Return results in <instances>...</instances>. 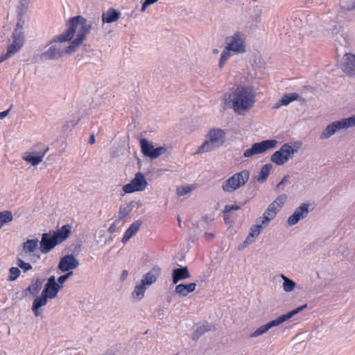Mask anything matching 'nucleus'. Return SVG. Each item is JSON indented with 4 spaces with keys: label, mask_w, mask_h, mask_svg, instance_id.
Returning <instances> with one entry per match:
<instances>
[{
    "label": "nucleus",
    "mask_w": 355,
    "mask_h": 355,
    "mask_svg": "<svg viewBox=\"0 0 355 355\" xmlns=\"http://www.w3.org/2000/svg\"><path fill=\"white\" fill-rule=\"evenodd\" d=\"M227 47L235 53H244L245 51V38L240 33H236L231 37Z\"/></svg>",
    "instance_id": "2eb2a0df"
},
{
    "label": "nucleus",
    "mask_w": 355,
    "mask_h": 355,
    "mask_svg": "<svg viewBox=\"0 0 355 355\" xmlns=\"http://www.w3.org/2000/svg\"><path fill=\"white\" fill-rule=\"evenodd\" d=\"M297 98L298 94L296 93L285 94L283 96L282 99L278 101L277 105L275 106V108H278L283 105H288L290 103L297 100Z\"/></svg>",
    "instance_id": "c85d7f7f"
},
{
    "label": "nucleus",
    "mask_w": 355,
    "mask_h": 355,
    "mask_svg": "<svg viewBox=\"0 0 355 355\" xmlns=\"http://www.w3.org/2000/svg\"><path fill=\"white\" fill-rule=\"evenodd\" d=\"M211 326L210 325H201L198 327L196 330L193 334V340H198L204 333L211 331Z\"/></svg>",
    "instance_id": "2f4dec72"
},
{
    "label": "nucleus",
    "mask_w": 355,
    "mask_h": 355,
    "mask_svg": "<svg viewBox=\"0 0 355 355\" xmlns=\"http://www.w3.org/2000/svg\"><path fill=\"white\" fill-rule=\"evenodd\" d=\"M190 277V274L187 267L175 268L172 273L173 283L176 284L179 281L186 279Z\"/></svg>",
    "instance_id": "5701e85b"
},
{
    "label": "nucleus",
    "mask_w": 355,
    "mask_h": 355,
    "mask_svg": "<svg viewBox=\"0 0 355 355\" xmlns=\"http://www.w3.org/2000/svg\"><path fill=\"white\" fill-rule=\"evenodd\" d=\"M286 199V195L283 194L278 196L270 204L265 211L263 217L261 218V224L254 225L251 227L250 232L245 241V243L250 244L254 242V238L259 235L263 227H266L269 222L275 218Z\"/></svg>",
    "instance_id": "7ed1b4c3"
},
{
    "label": "nucleus",
    "mask_w": 355,
    "mask_h": 355,
    "mask_svg": "<svg viewBox=\"0 0 355 355\" xmlns=\"http://www.w3.org/2000/svg\"><path fill=\"white\" fill-rule=\"evenodd\" d=\"M120 17V12L115 10L114 8H110L106 12L102 15V21L103 23H112L116 21Z\"/></svg>",
    "instance_id": "bb28decb"
},
{
    "label": "nucleus",
    "mask_w": 355,
    "mask_h": 355,
    "mask_svg": "<svg viewBox=\"0 0 355 355\" xmlns=\"http://www.w3.org/2000/svg\"><path fill=\"white\" fill-rule=\"evenodd\" d=\"M249 176L250 173L246 170L236 173L223 183L222 188L225 192L232 193L245 185Z\"/></svg>",
    "instance_id": "0eeeda50"
},
{
    "label": "nucleus",
    "mask_w": 355,
    "mask_h": 355,
    "mask_svg": "<svg viewBox=\"0 0 355 355\" xmlns=\"http://www.w3.org/2000/svg\"><path fill=\"white\" fill-rule=\"evenodd\" d=\"M141 222L137 220L132 223L130 226L125 230L122 242L126 243L132 236H133L139 230Z\"/></svg>",
    "instance_id": "393cba45"
},
{
    "label": "nucleus",
    "mask_w": 355,
    "mask_h": 355,
    "mask_svg": "<svg viewBox=\"0 0 355 355\" xmlns=\"http://www.w3.org/2000/svg\"><path fill=\"white\" fill-rule=\"evenodd\" d=\"M12 220L13 216L10 211H0V229Z\"/></svg>",
    "instance_id": "7c9ffc66"
},
{
    "label": "nucleus",
    "mask_w": 355,
    "mask_h": 355,
    "mask_svg": "<svg viewBox=\"0 0 355 355\" xmlns=\"http://www.w3.org/2000/svg\"><path fill=\"white\" fill-rule=\"evenodd\" d=\"M306 304L299 306L293 309V311L288 312L286 314L280 315L277 319L273 320L270 322H268L267 324L259 327L254 333H252V336L257 337L266 333L270 328L279 325L280 324L290 319L293 315H295V314L298 313L299 312L306 308Z\"/></svg>",
    "instance_id": "423d86ee"
},
{
    "label": "nucleus",
    "mask_w": 355,
    "mask_h": 355,
    "mask_svg": "<svg viewBox=\"0 0 355 355\" xmlns=\"http://www.w3.org/2000/svg\"><path fill=\"white\" fill-rule=\"evenodd\" d=\"M213 53H214V54H217V53H218V49H214V50L213 51Z\"/></svg>",
    "instance_id": "603ef678"
},
{
    "label": "nucleus",
    "mask_w": 355,
    "mask_h": 355,
    "mask_svg": "<svg viewBox=\"0 0 355 355\" xmlns=\"http://www.w3.org/2000/svg\"><path fill=\"white\" fill-rule=\"evenodd\" d=\"M214 237V234L211 233H206L205 238L207 240L209 241Z\"/></svg>",
    "instance_id": "8fccbe9b"
},
{
    "label": "nucleus",
    "mask_w": 355,
    "mask_h": 355,
    "mask_svg": "<svg viewBox=\"0 0 355 355\" xmlns=\"http://www.w3.org/2000/svg\"><path fill=\"white\" fill-rule=\"evenodd\" d=\"M241 207L235 205H226L224 208L225 212H231L232 211L239 210Z\"/></svg>",
    "instance_id": "a19ab883"
},
{
    "label": "nucleus",
    "mask_w": 355,
    "mask_h": 355,
    "mask_svg": "<svg viewBox=\"0 0 355 355\" xmlns=\"http://www.w3.org/2000/svg\"><path fill=\"white\" fill-rule=\"evenodd\" d=\"M148 183L145 179L144 175L141 172H138L135 174V178L130 183L126 184L123 187V191L125 193L142 191L146 189Z\"/></svg>",
    "instance_id": "9b49d317"
},
{
    "label": "nucleus",
    "mask_w": 355,
    "mask_h": 355,
    "mask_svg": "<svg viewBox=\"0 0 355 355\" xmlns=\"http://www.w3.org/2000/svg\"><path fill=\"white\" fill-rule=\"evenodd\" d=\"M78 264V261L73 254H67L60 259L58 268L62 272H67L76 268Z\"/></svg>",
    "instance_id": "dca6fc26"
},
{
    "label": "nucleus",
    "mask_w": 355,
    "mask_h": 355,
    "mask_svg": "<svg viewBox=\"0 0 355 355\" xmlns=\"http://www.w3.org/2000/svg\"><path fill=\"white\" fill-rule=\"evenodd\" d=\"M297 151L289 144H284L279 150L275 152L271 156V161L278 166H282L286 163L289 159Z\"/></svg>",
    "instance_id": "9d476101"
},
{
    "label": "nucleus",
    "mask_w": 355,
    "mask_h": 355,
    "mask_svg": "<svg viewBox=\"0 0 355 355\" xmlns=\"http://www.w3.org/2000/svg\"><path fill=\"white\" fill-rule=\"evenodd\" d=\"M277 144L275 139L265 140L261 142L254 143L252 147L244 152L245 157H250L254 155L261 154L269 149L275 148Z\"/></svg>",
    "instance_id": "ddd939ff"
},
{
    "label": "nucleus",
    "mask_w": 355,
    "mask_h": 355,
    "mask_svg": "<svg viewBox=\"0 0 355 355\" xmlns=\"http://www.w3.org/2000/svg\"><path fill=\"white\" fill-rule=\"evenodd\" d=\"M60 288V285L55 282V277L51 276L48 279V282L42 293L49 299H53L57 297Z\"/></svg>",
    "instance_id": "f3484780"
},
{
    "label": "nucleus",
    "mask_w": 355,
    "mask_h": 355,
    "mask_svg": "<svg viewBox=\"0 0 355 355\" xmlns=\"http://www.w3.org/2000/svg\"><path fill=\"white\" fill-rule=\"evenodd\" d=\"M271 168H272V165L271 164H265L261 168V170L260 171L259 175L258 177V180L259 181H263V180H265L268 178V176L269 175Z\"/></svg>",
    "instance_id": "473e14b6"
},
{
    "label": "nucleus",
    "mask_w": 355,
    "mask_h": 355,
    "mask_svg": "<svg viewBox=\"0 0 355 355\" xmlns=\"http://www.w3.org/2000/svg\"><path fill=\"white\" fill-rule=\"evenodd\" d=\"M94 142H95V138H94V135H92L90 136L89 143V144H93Z\"/></svg>",
    "instance_id": "3c124183"
},
{
    "label": "nucleus",
    "mask_w": 355,
    "mask_h": 355,
    "mask_svg": "<svg viewBox=\"0 0 355 355\" xmlns=\"http://www.w3.org/2000/svg\"><path fill=\"white\" fill-rule=\"evenodd\" d=\"M49 150V148L42 143H37L32 148L31 153H26L23 159L31 163L33 166H36L42 162L45 155Z\"/></svg>",
    "instance_id": "1a4fd4ad"
},
{
    "label": "nucleus",
    "mask_w": 355,
    "mask_h": 355,
    "mask_svg": "<svg viewBox=\"0 0 355 355\" xmlns=\"http://www.w3.org/2000/svg\"><path fill=\"white\" fill-rule=\"evenodd\" d=\"M9 111H10V110H7L6 111L0 112V119H2L3 118H5L8 115Z\"/></svg>",
    "instance_id": "09e8293b"
},
{
    "label": "nucleus",
    "mask_w": 355,
    "mask_h": 355,
    "mask_svg": "<svg viewBox=\"0 0 355 355\" xmlns=\"http://www.w3.org/2000/svg\"><path fill=\"white\" fill-rule=\"evenodd\" d=\"M196 287V283L180 284L176 286L175 292L180 296L186 297L189 293L193 292Z\"/></svg>",
    "instance_id": "b1692460"
},
{
    "label": "nucleus",
    "mask_w": 355,
    "mask_h": 355,
    "mask_svg": "<svg viewBox=\"0 0 355 355\" xmlns=\"http://www.w3.org/2000/svg\"><path fill=\"white\" fill-rule=\"evenodd\" d=\"M38 240L37 239H28L23 243L21 256L25 257L37 248Z\"/></svg>",
    "instance_id": "a878e982"
},
{
    "label": "nucleus",
    "mask_w": 355,
    "mask_h": 355,
    "mask_svg": "<svg viewBox=\"0 0 355 355\" xmlns=\"http://www.w3.org/2000/svg\"><path fill=\"white\" fill-rule=\"evenodd\" d=\"M230 51H232L230 49H228V47H225V49L222 52L220 62H219V67L220 68H223L224 63L230 58L231 56Z\"/></svg>",
    "instance_id": "c9c22d12"
},
{
    "label": "nucleus",
    "mask_w": 355,
    "mask_h": 355,
    "mask_svg": "<svg viewBox=\"0 0 355 355\" xmlns=\"http://www.w3.org/2000/svg\"><path fill=\"white\" fill-rule=\"evenodd\" d=\"M148 287L142 284L141 282L136 284L135 288L132 293V297L136 300H141L144 298L145 292Z\"/></svg>",
    "instance_id": "cd10ccee"
},
{
    "label": "nucleus",
    "mask_w": 355,
    "mask_h": 355,
    "mask_svg": "<svg viewBox=\"0 0 355 355\" xmlns=\"http://www.w3.org/2000/svg\"><path fill=\"white\" fill-rule=\"evenodd\" d=\"M128 275V272L126 270H123L121 276V279L124 281Z\"/></svg>",
    "instance_id": "49530a36"
},
{
    "label": "nucleus",
    "mask_w": 355,
    "mask_h": 355,
    "mask_svg": "<svg viewBox=\"0 0 355 355\" xmlns=\"http://www.w3.org/2000/svg\"><path fill=\"white\" fill-rule=\"evenodd\" d=\"M257 92L252 85H239L232 92L225 93L222 103L225 108H232L238 115H243L256 103Z\"/></svg>",
    "instance_id": "f03ea898"
},
{
    "label": "nucleus",
    "mask_w": 355,
    "mask_h": 355,
    "mask_svg": "<svg viewBox=\"0 0 355 355\" xmlns=\"http://www.w3.org/2000/svg\"><path fill=\"white\" fill-rule=\"evenodd\" d=\"M288 178H289V175H285V176L282 178V181H281V182H280L277 185V187H279L281 184H284V182H286L288 180Z\"/></svg>",
    "instance_id": "de8ad7c7"
},
{
    "label": "nucleus",
    "mask_w": 355,
    "mask_h": 355,
    "mask_svg": "<svg viewBox=\"0 0 355 355\" xmlns=\"http://www.w3.org/2000/svg\"><path fill=\"white\" fill-rule=\"evenodd\" d=\"M64 53H67L66 49L63 51L60 45H53L42 54V57L48 60H54L62 57Z\"/></svg>",
    "instance_id": "412c9836"
},
{
    "label": "nucleus",
    "mask_w": 355,
    "mask_h": 355,
    "mask_svg": "<svg viewBox=\"0 0 355 355\" xmlns=\"http://www.w3.org/2000/svg\"><path fill=\"white\" fill-rule=\"evenodd\" d=\"M129 212L130 209L128 205L120 206L119 211V218L117 219V220L120 221L121 220L125 218L129 214Z\"/></svg>",
    "instance_id": "e433bc0d"
},
{
    "label": "nucleus",
    "mask_w": 355,
    "mask_h": 355,
    "mask_svg": "<svg viewBox=\"0 0 355 355\" xmlns=\"http://www.w3.org/2000/svg\"><path fill=\"white\" fill-rule=\"evenodd\" d=\"M178 225L180 227L181 226V220L180 218H178Z\"/></svg>",
    "instance_id": "864d4df0"
},
{
    "label": "nucleus",
    "mask_w": 355,
    "mask_h": 355,
    "mask_svg": "<svg viewBox=\"0 0 355 355\" xmlns=\"http://www.w3.org/2000/svg\"><path fill=\"white\" fill-rule=\"evenodd\" d=\"M43 284V280L37 279L27 288V291L33 295H36L41 290Z\"/></svg>",
    "instance_id": "c756f323"
},
{
    "label": "nucleus",
    "mask_w": 355,
    "mask_h": 355,
    "mask_svg": "<svg viewBox=\"0 0 355 355\" xmlns=\"http://www.w3.org/2000/svg\"><path fill=\"white\" fill-rule=\"evenodd\" d=\"M17 266L24 272L32 269V266L29 263L24 262L21 259H17Z\"/></svg>",
    "instance_id": "58836bf2"
},
{
    "label": "nucleus",
    "mask_w": 355,
    "mask_h": 355,
    "mask_svg": "<svg viewBox=\"0 0 355 355\" xmlns=\"http://www.w3.org/2000/svg\"><path fill=\"white\" fill-rule=\"evenodd\" d=\"M119 220H116L114 221L110 226V227L108 228V232L110 233V234H112L115 232V227H116V224L119 223Z\"/></svg>",
    "instance_id": "c03bdc74"
},
{
    "label": "nucleus",
    "mask_w": 355,
    "mask_h": 355,
    "mask_svg": "<svg viewBox=\"0 0 355 355\" xmlns=\"http://www.w3.org/2000/svg\"><path fill=\"white\" fill-rule=\"evenodd\" d=\"M48 299L49 298L47 297L43 293H42L40 296H37L35 298L32 305V310L36 317H38L41 315L42 311L40 308L47 304Z\"/></svg>",
    "instance_id": "4be33fe9"
},
{
    "label": "nucleus",
    "mask_w": 355,
    "mask_h": 355,
    "mask_svg": "<svg viewBox=\"0 0 355 355\" xmlns=\"http://www.w3.org/2000/svg\"><path fill=\"white\" fill-rule=\"evenodd\" d=\"M195 189L194 185H187V186H182L178 187L176 189L177 195L179 196H182Z\"/></svg>",
    "instance_id": "f704fd0d"
},
{
    "label": "nucleus",
    "mask_w": 355,
    "mask_h": 355,
    "mask_svg": "<svg viewBox=\"0 0 355 355\" xmlns=\"http://www.w3.org/2000/svg\"><path fill=\"white\" fill-rule=\"evenodd\" d=\"M21 29H22V24H20V22H18V23L17 24V27H16V28L15 29V31H14L13 33H14L16 31H17V32H18V33H21L23 34V36L24 37V33L21 31Z\"/></svg>",
    "instance_id": "a18cd8bd"
},
{
    "label": "nucleus",
    "mask_w": 355,
    "mask_h": 355,
    "mask_svg": "<svg viewBox=\"0 0 355 355\" xmlns=\"http://www.w3.org/2000/svg\"><path fill=\"white\" fill-rule=\"evenodd\" d=\"M158 0H145V1L143 3L141 10L142 12L145 11L147 6L156 3Z\"/></svg>",
    "instance_id": "79ce46f5"
},
{
    "label": "nucleus",
    "mask_w": 355,
    "mask_h": 355,
    "mask_svg": "<svg viewBox=\"0 0 355 355\" xmlns=\"http://www.w3.org/2000/svg\"><path fill=\"white\" fill-rule=\"evenodd\" d=\"M12 43L8 46L7 52L0 56V63L18 52L23 46L25 41L23 34L16 31L12 33Z\"/></svg>",
    "instance_id": "f8f14e48"
},
{
    "label": "nucleus",
    "mask_w": 355,
    "mask_h": 355,
    "mask_svg": "<svg viewBox=\"0 0 355 355\" xmlns=\"http://www.w3.org/2000/svg\"><path fill=\"white\" fill-rule=\"evenodd\" d=\"M354 125L355 114L349 118L343 119L340 121L333 122L332 123L327 125V127L324 130V131L320 135V139H327L330 137L331 135H333L337 130L345 129L349 127H353Z\"/></svg>",
    "instance_id": "6e6552de"
},
{
    "label": "nucleus",
    "mask_w": 355,
    "mask_h": 355,
    "mask_svg": "<svg viewBox=\"0 0 355 355\" xmlns=\"http://www.w3.org/2000/svg\"><path fill=\"white\" fill-rule=\"evenodd\" d=\"M20 273V270L18 268L12 267L9 270V276L8 279L9 281H14L19 277Z\"/></svg>",
    "instance_id": "4c0bfd02"
},
{
    "label": "nucleus",
    "mask_w": 355,
    "mask_h": 355,
    "mask_svg": "<svg viewBox=\"0 0 355 355\" xmlns=\"http://www.w3.org/2000/svg\"><path fill=\"white\" fill-rule=\"evenodd\" d=\"M223 214H224V221H225V224H229L231 222L230 212H225V210L224 209Z\"/></svg>",
    "instance_id": "37998d69"
},
{
    "label": "nucleus",
    "mask_w": 355,
    "mask_h": 355,
    "mask_svg": "<svg viewBox=\"0 0 355 355\" xmlns=\"http://www.w3.org/2000/svg\"><path fill=\"white\" fill-rule=\"evenodd\" d=\"M67 29L61 35L53 39V42H63L71 41L66 48V53H71L80 46L86 38L87 35L92 28L91 23L87 19L78 15L69 18L66 22Z\"/></svg>",
    "instance_id": "f257e3e1"
},
{
    "label": "nucleus",
    "mask_w": 355,
    "mask_h": 355,
    "mask_svg": "<svg viewBox=\"0 0 355 355\" xmlns=\"http://www.w3.org/2000/svg\"><path fill=\"white\" fill-rule=\"evenodd\" d=\"M225 132L224 130L216 128L209 130L204 143L198 147L196 153H203L211 151L222 146L225 141Z\"/></svg>",
    "instance_id": "39448f33"
},
{
    "label": "nucleus",
    "mask_w": 355,
    "mask_h": 355,
    "mask_svg": "<svg viewBox=\"0 0 355 355\" xmlns=\"http://www.w3.org/2000/svg\"><path fill=\"white\" fill-rule=\"evenodd\" d=\"M71 225L67 224L62 225L58 231L52 233H44L40 242V251L43 254H47L56 245L65 241L71 234Z\"/></svg>",
    "instance_id": "20e7f679"
},
{
    "label": "nucleus",
    "mask_w": 355,
    "mask_h": 355,
    "mask_svg": "<svg viewBox=\"0 0 355 355\" xmlns=\"http://www.w3.org/2000/svg\"><path fill=\"white\" fill-rule=\"evenodd\" d=\"M342 69L348 76L355 75V55L352 53L345 54Z\"/></svg>",
    "instance_id": "a211bd4d"
},
{
    "label": "nucleus",
    "mask_w": 355,
    "mask_h": 355,
    "mask_svg": "<svg viewBox=\"0 0 355 355\" xmlns=\"http://www.w3.org/2000/svg\"><path fill=\"white\" fill-rule=\"evenodd\" d=\"M308 207L306 204L300 205L294 213L288 218L287 223L291 226L295 225L301 218H304L308 214Z\"/></svg>",
    "instance_id": "6ab92c4d"
},
{
    "label": "nucleus",
    "mask_w": 355,
    "mask_h": 355,
    "mask_svg": "<svg viewBox=\"0 0 355 355\" xmlns=\"http://www.w3.org/2000/svg\"><path fill=\"white\" fill-rule=\"evenodd\" d=\"M139 143L141 150L144 155L153 159L159 157L166 150V148L163 146H159L155 148L153 144L145 138L141 139L139 140Z\"/></svg>",
    "instance_id": "4468645a"
},
{
    "label": "nucleus",
    "mask_w": 355,
    "mask_h": 355,
    "mask_svg": "<svg viewBox=\"0 0 355 355\" xmlns=\"http://www.w3.org/2000/svg\"><path fill=\"white\" fill-rule=\"evenodd\" d=\"M282 278L284 279V283H283L284 290L286 292L292 291L295 288L296 284L293 280L287 278L286 277H285L284 275H282Z\"/></svg>",
    "instance_id": "72a5a7b5"
},
{
    "label": "nucleus",
    "mask_w": 355,
    "mask_h": 355,
    "mask_svg": "<svg viewBox=\"0 0 355 355\" xmlns=\"http://www.w3.org/2000/svg\"><path fill=\"white\" fill-rule=\"evenodd\" d=\"M73 275V272L70 271V272H68L67 273L60 276L58 279V284L60 285V284H62L64 283V282L70 277Z\"/></svg>",
    "instance_id": "ea45409f"
},
{
    "label": "nucleus",
    "mask_w": 355,
    "mask_h": 355,
    "mask_svg": "<svg viewBox=\"0 0 355 355\" xmlns=\"http://www.w3.org/2000/svg\"><path fill=\"white\" fill-rule=\"evenodd\" d=\"M159 275L160 268L159 267H153L149 272L144 275L140 282L148 288L156 282Z\"/></svg>",
    "instance_id": "aec40b11"
}]
</instances>
